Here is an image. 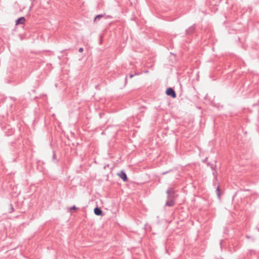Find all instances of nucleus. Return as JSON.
<instances>
[{
	"instance_id": "8",
	"label": "nucleus",
	"mask_w": 259,
	"mask_h": 259,
	"mask_svg": "<svg viewBox=\"0 0 259 259\" xmlns=\"http://www.w3.org/2000/svg\"><path fill=\"white\" fill-rule=\"evenodd\" d=\"M167 194V199H174L175 197V194H170V193H169V194Z\"/></svg>"
},
{
	"instance_id": "7",
	"label": "nucleus",
	"mask_w": 259,
	"mask_h": 259,
	"mask_svg": "<svg viewBox=\"0 0 259 259\" xmlns=\"http://www.w3.org/2000/svg\"><path fill=\"white\" fill-rule=\"evenodd\" d=\"M166 193L175 194V191L174 190V188L173 187L169 188L166 191Z\"/></svg>"
},
{
	"instance_id": "6",
	"label": "nucleus",
	"mask_w": 259,
	"mask_h": 259,
	"mask_svg": "<svg viewBox=\"0 0 259 259\" xmlns=\"http://www.w3.org/2000/svg\"><path fill=\"white\" fill-rule=\"evenodd\" d=\"M175 204V201L172 199H167V201L165 203V206L171 207L173 206Z\"/></svg>"
},
{
	"instance_id": "9",
	"label": "nucleus",
	"mask_w": 259,
	"mask_h": 259,
	"mask_svg": "<svg viewBox=\"0 0 259 259\" xmlns=\"http://www.w3.org/2000/svg\"><path fill=\"white\" fill-rule=\"evenodd\" d=\"M104 16L102 14L97 15L94 19V21H97L99 20L100 18H102Z\"/></svg>"
},
{
	"instance_id": "17",
	"label": "nucleus",
	"mask_w": 259,
	"mask_h": 259,
	"mask_svg": "<svg viewBox=\"0 0 259 259\" xmlns=\"http://www.w3.org/2000/svg\"><path fill=\"white\" fill-rule=\"evenodd\" d=\"M55 157H56V155H55V154H54L53 158H55Z\"/></svg>"
},
{
	"instance_id": "1",
	"label": "nucleus",
	"mask_w": 259,
	"mask_h": 259,
	"mask_svg": "<svg viewBox=\"0 0 259 259\" xmlns=\"http://www.w3.org/2000/svg\"><path fill=\"white\" fill-rule=\"evenodd\" d=\"M166 94L167 96H170L172 98H176L177 96L175 90L171 88H169L166 90Z\"/></svg>"
},
{
	"instance_id": "13",
	"label": "nucleus",
	"mask_w": 259,
	"mask_h": 259,
	"mask_svg": "<svg viewBox=\"0 0 259 259\" xmlns=\"http://www.w3.org/2000/svg\"><path fill=\"white\" fill-rule=\"evenodd\" d=\"M212 174H213L214 177L215 178V179H217V172H216V171H213L212 172Z\"/></svg>"
},
{
	"instance_id": "3",
	"label": "nucleus",
	"mask_w": 259,
	"mask_h": 259,
	"mask_svg": "<svg viewBox=\"0 0 259 259\" xmlns=\"http://www.w3.org/2000/svg\"><path fill=\"white\" fill-rule=\"evenodd\" d=\"M25 21V19L24 17H21L19 18H18L16 21V25H18V24H23L24 23Z\"/></svg>"
},
{
	"instance_id": "2",
	"label": "nucleus",
	"mask_w": 259,
	"mask_h": 259,
	"mask_svg": "<svg viewBox=\"0 0 259 259\" xmlns=\"http://www.w3.org/2000/svg\"><path fill=\"white\" fill-rule=\"evenodd\" d=\"M118 175L124 182L127 181V176L123 170L121 171Z\"/></svg>"
},
{
	"instance_id": "14",
	"label": "nucleus",
	"mask_w": 259,
	"mask_h": 259,
	"mask_svg": "<svg viewBox=\"0 0 259 259\" xmlns=\"http://www.w3.org/2000/svg\"><path fill=\"white\" fill-rule=\"evenodd\" d=\"M77 208L76 207V206L75 205L73 206L72 207H71L70 208V210H72V209H76Z\"/></svg>"
},
{
	"instance_id": "12",
	"label": "nucleus",
	"mask_w": 259,
	"mask_h": 259,
	"mask_svg": "<svg viewBox=\"0 0 259 259\" xmlns=\"http://www.w3.org/2000/svg\"><path fill=\"white\" fill-rule=\"evenodd\" d=\"M210 167L212 169L215 170V167L213 164H210Z\"/></svg>"
},
{
	"instance_id": "16",
	"label": "nucleus",
	"mask_w": 259,
	"mask_h": 259,
	"mask_svg": "<svg viewBox=\"0 0 259 259\" xmlns=\"http://www.w3.org/2000/svg\"><path fill=\"white\" fill-rule=\"evenodd\" d=\"M11 210H12L11 212H12L14 210V208H13V207L12 204H11Z\"/></svg>"
},
{
	"instance_id": "10",
	"label": "nucleus",
	"mask_w": 259,
	"mask_h": 259,
	"mask_svg": "<svg viewBox=\"0 0 259 259\" xmlns=\"http://www.w3.org/2000/svg\"><path fill=\"white\" fill-rule=\"evenodd\" d=\"M220 187L219 186H218L217 188V189H216V192H217V195L218 196L219 198L220 197Z\"/></svg>"
},
{
	"instance_id": "5",
	"label": "nucleus",
	"mask_w": 259,
	"mask_h": 259,
	"mask_svg": "<svg viewBox=\"0 0 259 259\" xmlns=\"http://www.w3.org/2000/svg\"><path fill=\"white\" fill-rule=\"evenodd\" d=\"M94 213L97 215H102L103 211L100 208L96 207L94 209Z\"/></svg>"
},
{
	"instance_id": "15",
	"label": "nucleus",
	"mask_w": 259,
	"mask_h": 259,
	"mask_svg": "<svg viewBox=\"0 0 259 259\" xmlns=\"http://www.w3.org/2000/svg\"><path fill=\"white\" fill-rule=\"evenodd\" d=\"M83 51V49L82 48H80L79 49L78 51L80 53L82 52Z\"/></svg>"
},
{
	"instance_id": "4",
	"label": "nucleus",
	"mask_w": 259,
	"mask_h": 259,
	"mask_svg": "<svg viewBox=\"0 0 259 259\" xmlns=\"http://www.w3.org/2000/svg\"><path fill=\"white\" fill-rule=\"evenodd\" d=\"M195 27L194 25L190 27L188 29H187L186 30V34H190L192 33L195 30Z\"/></svg>"
},
{
	"instance_id": "11",
	"label": "nucleus",
	"mask_w": 259,
	"mask_h": 259,
	"mask_svg": "<svg viewBox=\"0 0 259 259\" xmlns=\"http://www.w3.org/2000/svg\"><path fill=\"white\" fill-rule=\"evenodd\" d=\"M139 75V73H136L135 74H130V77L131 78H133V77L135 75Z\"/></svg>"
}]
</instances>
